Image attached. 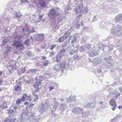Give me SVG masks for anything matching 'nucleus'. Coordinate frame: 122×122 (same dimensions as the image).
<instances>
[{"label":"nucleus","mask_w":122,"mask_h":122,"mask_svg":"<svg viewBox=\"0 0 122 122\" xmlns=\"http://www.w3.org/2000/svg\"><path fill=\"white\" fill-rule=\"evenodd\" d=\"M112 56H110L104 58V60L105 61H103L102 66L103 68L110 69L113 67L114 66L113 64V60L112 59Z\"/></svg>","instance_id":"nucleus-3"},{"label":"nucleus","mask_w":122,"mask_h":122,"mask_svg":"<svg viewBox=\"0 0 122 122\" xmlns=\"http://www.w3.org/2000/svg\"><path fill=\"white\" fill-rule=\"evenodd\" d=\"M57 45L56 44H53L51 45L49 48L50 50H53L54 49H56V47Z\"/></svg>","instance_id":"nucleus-45"},{"label":"nucleus","mask_w":122,"mask_h":122,"mask_svg":"<svg viewBox=\"0 0 122 122\" xmlns=\"http://www.w3.org/2000/svg\"><path fill=\"white\" fill-rule=\"evenodd\" d=\"M57 17L56 19L58 22L59 23L64 18V16L62 14V11L60 12V14L57 16Z\"/></svg>","instance_id":"nucleus-25"},{"label":"nucleus","mask_w":122,"mask_h":122,"mask_svg":"<svg viewBox=\"0 0 122 122\" xmlns=\"http://www.w3.org/2000/svg\"><path fill=\"white\" fill-rule=\"evenodd\" d=\"M78 34H76L74 36H70L68 38L67 41H69L70 40H71V44H74L76 43V41L78 37Z\"/></svg>","instance_id":"nucleus-10"},{"label":"nucleus","mask_w":122,"mask_h":122,"mask_svg":"<svg viewBox=\"0 0 122 122\" xmlns=\"http://www.w3.org/2000/svg\"><path fill=\"white\" fill-rule=\"evenodd\" d=\"M66 105L65 104H61L60 107H58L59 110L63 111L65 110Z\"/></svg>","instance_id":"nucleus-32"},{"label":"nucleus","mask_w":122,"mask_h":122,"mask_svg":"<svg viewBox=\"0 0 122 122\" xmlns=\"http://www.w3.org/2000/svg\"><path fill=\"white\" fill-rule=\"evenodd\" d=\"M44 14H43L42 15H40L39 16V17L38 19L36 20L35 21L36 22H39L41 21V19L43 18V15Z\"/></svg>","instance_id":"nucleus-40"},{"label":"nucleus","mask_w":122,"mask_h":122,"mask_svg":"<svg viewBox=\"0 0 122 122\" xmlns=\"http://www.w3.org/2000/svg\"><path fill=\"white\" fill-rule=\"evenodd\" d=\"M34 105V104L33 103H30L26 107V110L27 111H30L32 109Z\"/></svg>","instance_id":"nucleus-34"},{"label":"nucleus","mask_w":122,"mask_h":122,"mask_svg":"<svg viewBox=\"0 0 122 122\" xmlns=\"http://www.w3.org/2000/svg\"><path fill=\"white\" fill-rule=\"evenodd\" d=\"M79 51L81 52H84L86 51V52H88L87 50L84 45L83 46H81L79 48Z\"/></svg>","instance_id":"nucleus-33"},{"label":"nucleus","mask_w":122,"mask_h":122,"mask_svg":"<svg viewBox=\"0 0 122 122\" xmlns=\"http://www.w3.org/2000/svg\"><path fill=\"white\" fill-rule=\"evenodd\" d=\"M111 33L116 36H120L122 33V27L118 25L114 28L111 29Z\"/></svg>","instance_id":"nucleus-4"},{"label":"nucleus","mask_w":122,"mask_h":122,"mask_svg":"<svg viewBox=\"0 0 122 122\" xmlns=\"http://www.w3.org/2000/svg\"><path fill=\"white\" fill-rule=\"evenodd\" d=\"M7 69L10 73H12L16 69V66L15 63L13 64H11L7 66Z\"/></svg>","instance_id":"nucleus-12"},{"label":"nucleus","mask_w":122,"mask_h":122,"mask_svg":"<svg viewBox=\"0 0 122 122\" xmlns=\"http://www.w3.org/2000/svg\"><path fill=\"white\" fill-rule=\"evenodd\" d=\"M84 107L85 108H90L91 107V103H88L86 104L84 106Z\"/></svg>","instance_id":"nucleus-52"},{"label":"nucleus","mask_w":122,"mask_h":122,"mask_svg":"<svg viewBox=\"0 0 122 122\" xmlns=\"http://www.w3.org/2000/svg\"><path fill=\"white\" fill-rule=\"evenodd\" d=\"M34 28H33L31 30H29L28 32V35L27 36H29L31 33H33L35 32L34 30Z\"/></svg>","instance_id":"nucleus-46"},{"label":"nucleus","mask_w":122,"mask_h":122,"mask_svg":"<svg viewBox=\"0 0 122 122\" xmlns=\"http://www.w3.org/2000/svg\"><path fill=\"white\" fill-rule=\"evenodd\" d=\"M15 39H16L18 40H20L21 38V37L19 36L16 35L15 36Z\"/></svg>","instance_id":"nucleus-58"},{"label":"nucleus","mask_w":122,"mask_h":122,"mask_svg":"<svg viewBox=\"0 0 122 122\" xmlns=\"http://www.w3.org/2000/svg\"><path fill=\"white\" fill-rule=\"evenodd\" d=\"M16 118L10 119V121L8 122H15V121L17 120Z\"/></svg>","instance_id":"nucleus-63"},{"label":"nucleus","mask_w":122,"mask_h":122,"mask_svg":"<svg viewBox=\"0 0 122 122\" xmlns=\"http://www.w3.org/2000/svg\"><path fill=\"white\" fill-rule=\"evenodd\" d=\"M34 96V102H36L37 101L38 99V96L37 95H36Z\"/></svg>","instance_id":"nucleus-59"},{"label":"nucleus","mask_w":122,"mask_h":122,"mask_svg":"<svg viewBox=\"0 0 122 122\" xmlns=\"http://www.w3.org/2000/svg\"><path fill=\"white\" fill-rule=\"evenodd\" d=\"M39 112L41 114H43V112H45L47 110V108L46 106L44 104H41L38 108Z\"/></svg>","instance_id":"nucleus-6"},{"label":"nucleus","mask_w":122,"mask_h":122,"mask_svg":"<svg viewBox=\"0 0 122 122\" xmlns=\"http://www.w3.org/2000/svg\"><path fill=\"white\" fill-rule=\"evenodd\" d=\"M44 36L43 34H40L36 37V40L39 41H41L44 39Z\"/></svg>","instance_id":"nucleus-21"},{"label":"nucleus","mask_w":122,"mask_h":122,"mask_svg":"<svg viewBox=\"0 0 122 122\" xmlns=\"http://www.w3.org/2000/svg\"><path fill=\"white\" fill-rule=\"evenodd\" d=\"M49 61L48 60H45L42 61V63H43L42 66L43 67H46L48 66L49 63Z\"/></svg>","instance_id":"nucleus-35"},{"label":"nucleus","mask_w":122,"mask_h":122,"mask_svg":"<svg viewBox=\"0 0 122 122\" xmlns=\"http://www.w3.org/2000/svg\"><path fill=\"white\" fill-rule=\"evenodd\" d=\"M69 41H66L65 42L62 44V47H65L67 46L69 43Z\"/></svg>","instance_id":"nucleus-49"},{"label":"nucleus","mask_w":122,"mask_h":122,"mask_svg":"<svg viewBox=\"0 0 122 122\" xmlns=\"http://www.w3.org/2000/svg\"><path fill=\"white\" fill-rule=\"evenodd\" d=\"M26 54L27 55L30 57L32 56V52L31 51H27L26 52Z\"/></svg>","instance_id":"nucleus-55"},{"label":"nucleus","mask_w":122,"mask_h":122,"mask_svg":"<svg viewBox=\"0 0 122 122\" xmlns=\"http://www.w3.org/2000/svg\"><path fill=\"white\" fill-rule=\"evenodd\" d=\"M64 37L62 36L60 37L59 38H58L57 40V41L59 43H61L64 41Z\"/></svg>","instance_id":"nucleus-39"},{"label":"nucleus","mask_w":122,"mask_h":122,"mask_svg":"<svg viewBox=\"0 0 122 122\" xmlns=\"http://www.w3.org/2000/svg\"><path fill=\"white\" fill-rule=\"evenodd\" d=\"M97 15L94 16L92 19V22H93L97 20Z\"/></svg>","instance_id":"nucleus-57"},{"label":"nucleus","mask_w":122,"mask_h":122,"mask_svg":"<svg viewBox=\"0 0 122 122\" xmlns=\"http://www.w3.org/2000/svg\"><path fill=\"white\" fill-rule=\"evenodd\" d=\"M53 70L54 71H56V72H58L60 71H61V69L59 65V63L55 65V66L53 68Z\"/></svg>","instance_id":"nucleus-27"},{"label":"nucleus","mask_w":122,"mask_h":122,"mask_svg":"<svg viewBox=\"0 0 122 122\" xmlns=\"http://www.w3.org/2000/svg\"><path fill=\"white\" fill-rule=\"evenodd\" d=\"M80 27V23L75 22L74 25V27L75 28L79 29Z\"/></svg>","instance_id":"nucleus-37"},{"label":"nucleus","mask_w":122,"mask_h":122,"mask_svg":"<svg viewBox=\"0 0 122 122\" xmlns=\"http://www.w3.org/2000/svg\"><path fill=\"white\" fill-rule=\"evenodd\" d=\"M110 103L111 105L113 107L112 108V110L114 111L117 106L116 101L114 99H112L110 100Z\"/></svg>","instance_id":"nucleus-20"},{"label":"nucleus","mask_w":122,"mask_h":122,"mask_svg":"<svg viewBox=\"0 0 122 122\" xmlns=\"http://www.w3.org/2000/svg\"><path fill=\"white\" fill-rule=\"evenodd\" d=\"M34 113H32L31 112L28 113L24 111L21 113L20 117L18 119L17 122H23L26 117H27L30 122H38L40 119L39 117L37 116H34Z\"/></svg>","instance_id":"nucleus-1"},{"label":"nucleus","mask_w":122,"mask_h":122,"mask_svg":"<svg viewBox=\"0 0 122 122\" xmlns=\"http://www.w3.org/2000/svg\"><path fill=\"white\" fill-rule=\"evenodd\" d=\"M18 108V106L16 104H15L14 106L12 109L10 108L8 112V113L9 114V115L11 116H13L14 115V113H15L16 112V110Z\"/></svg>","instance_id":"nucleus-8"},{"label":"nucleus","mask_w":122,"mask_h":122,"mask_svg":"<svg viewBox=\"0 0 122 122\" xmlns=\"http://www.w3.org/2000/svg\"><path fill=\"white\" fill-rule=\"evenodd\" d=\"M33 80L32 79H30L28 80H26L25 81V82L28 84H29Z\"/></svg>","instance_id":"nucleus-61"},{"label":"nucleus","mask_w":122,"mask_h":122,"mask_svg":"<svg viewBox=\"0 0 122 122\" xmlns=\"http://www.w3.org/2000/svg\"><path fill=\"white\" fill-rule=\"evenodd\" d=\"M66 61H63L60 62L59 65L61 69V72H63V69H65L66 67Z\"/></svg>","instance_id":"nucleus-18"},{"label":"nucleus","mask_w":122,"mask_h":122,"mask_svg":"<svg viewBox=\"0 0 122 122\" xmlns=\"http://www.w3.org/2000/svg\"><path fill=\"white\" fill-rule=\"evenodd\" d=\"M80 58L79 57L78 54H75L73 56V58L74 60L80 59Z\"/></svg>","instance_id":"nucleus-47"},{"label":"nucleus","mask_w":122,"mask_h":122,"mask_svg":"<svg viewBox=\"0 0 122 122\" xmlns=\"http://www.w3.org/2000/svg\"><path fill=\"white\" fill-rule=\"evenodd\" d=\"M38 70L36 69H31L30 70V71L33 73H35Z\"/></svg>","instance_id":"nucleus-53"},{"label":"nucleus","mask_w":122,"mask_h":122,"mask_svg":"<svg viewBox=\"0 0 122 122\" xmlns=\"http://www.w3.org/2000/svg\"><path fill=\"white\" fill-rule=\"evenodd\" d=\"M84 46L87 50H88L90 49H91L92 48V45L91 44H85L84 45Z\"/></svg>","instance_id":"nucleus-41"},{"label":"nucleus","mask_w":122,"mask_h":122,"mask_svg":"<svg viewBox=\"0 0 122 122\" xmlns=\"http://www.w3.org/2000/svg\"><path fill=\"white\" fill-rule=\"evenodd\" d=\"M87 54H89V56L91 57L94 56H95L98 55V51L97 50H93L91 52H87Z\"/></svg>","instance_id":"nucleus-16"},{"label":"nucleus","mask_w":122,"mask_h":122,"mask_svg":"<svg viewBox=\"0 0 122 122\" xmlns=\"http://www.w3.org/2000/svg\"><path fill=\"white\" fill-rule=\"evenodd\" d=\"M35 92H39L40 91L41 88L39 87H37L36 88H35Z\"/></svg>","instance_id":"nucleus-60"},{"label":"nucleus","mask_w":122,"mask_h":122,"mask_svg":"<svg viewBox=\"0 0 122 122\" xmlns=\"http://www.w3.org/2000/svg\"><path fill=\"white\" fill-rule=\"evenodd\" d=\"M8 42V40L7 39H5L2 41V46L3 48H6L5 46H8L7 42Z\"/></svg>","instance_id":"nucleus-31"},{"label":"nucleus","mask_w":122,"mask_h":122,"mask_svg":"<svg viewBox=\"0 0 122 122\" xmlns=\"http://www.w3.org/2000/svg\"><path fill=\"white\" fill-rule=\"evenodd\" d=\"M20 0V4H22L23 3H28L29 1L27 0Z\"/></svg>","instance_id":"nucleus-54"},{"label":"nucleus","mask_w":122,"mask_h":122,"mask_svg":"<svg viewBox=\"0 0 122 122\" xmlns=\"http://www.w3.org/2000/svg\"><path fill=\"white\" fill-rule=\"evenodd\" d=\"M30 40L29 39H28L25 40L24 42V44L26 46H28L30 45Z\"/></svg>","instance_id":"nucleus-43"},{"label":"nucleus","mask_w":122,"mask_h":122,"mask_svg":"<svg viewBox=\"0 0 122 122\" xmlns=\"http://www.w3.org/2000/svg\"><path fill=\"white\" fill-rule=\"evenodd\" d=\"M55 54V52H54V51H52L50 55H49V56L50 57H52L54 56V55Z\"/></svg>","instance_id":"nucleus-62"},{"label":"nucleus","mask_w":122,"mask_h":122,"mask_svg":"<svg viewBox=\"0 0 122 122\" xmlns=\"http://www.w3.org/2000/svg\"><path fill=\"white\" fill-rule=\"evenodd\" d=\"M72 46L73 48L74 47V48L71 49L69 52V54L71 55H72L78 52V46H77V45L73 44Z\"/></svg>","instance_id":"nucleus-13"},{"label":"nucleus","mask_w":122,"mask_h":122,"mask_svg":"<svg viewBox=\"0 0 122 122\" xmlns=\"http://www.w3.org/2000/svg\"><path fill=\"white\" fill-rule=\"evenodd\" d=\"M74 10L76 14L81 13L82 12V9L78 6H76L74 8Z\"/></svg>","instance_id":"nucleus-24"},{"label":"nucleus","mask_w":122,"mask_h":122,"mask_svg":"<svg viewBox=\"0 0 122 122\" xmlns=\"http://www.w3.org/2000/svg\"><path fill=\"white\" fill-rule=\"evenodd\" d=\"M102 61V59L100 58L97 57H95L93 59L92 62L93 65L95 66L100 64Z\"/></svg>","instance_id":"nucleus-14"},{"label":"nucleus","mask_w":122,"mask_h":122,"mask_svg":"<svg viewBox=\"0 0 122 122\" xmlns=\"http://www.w3.org/2000/svg\"><path fill=\"white\" fill-rule=\"evenodd\" d=\"M13 46L16 48H20V49L23 46V44L19 41L15 40L13 41Z\"/></svg>","instance_id":"nucleus-7"},{"label":"nucleus","mask_w":122,"mask_h":122,"mask_svg":"<svg viewBox=\"0 0 122 122\" xmlns=\"http://www.w3.org/2000/svg\"><path fill=\"white\" fill-rule=\"evenodd\" d=\"M27 67L26 66H25L23 68H20L19 70L17 72V73L19 75H20L21 74H22L24 73L25 71H26V68Z\"/></svg>","instance_id":"nucleus-26"},{"label":"nucleus","mask_w":122,"mask_h":122,"mask_svg":"<svg viewBox=\"0 0 122 122\" xmlns=\"http://www.w3.org/2000/svg\"><path fill=\"white\" fill-rule=\"evenodd\" d=\"M86 37H83L82 39L81 40V43L84 44L85 43L86 41Z\"/></svg>","instance_id":"nucleus-48"},{"label":"nucleus","mask_w":122,"mask_h":122,"mask_svg":"<svg viewBox=\"0 0 122 122\" xmlns=\"http://www.w3.org/2000/svg\"><path fill=\"white\" fill-rule=\"evenodd\" d=\"M120 116H118V115H117L114 118L112 119L111 120V121L110 122H111L112 121L115 120L116 121L117 119V118H119L120 117Z\"/></svg>","instance_id":"nucleus-56"},{"label":"nucleus","mask_w":122,"mask_h":122,"mask_svg":"<svg viewBox=\"0 0 122 122\" xmlns=\"http://www.w3.org/2000/svg\"><path fill=\"white\" fill-rule=\"evenodd\" d=\"M57 99L56 98H54L53 99L54 100V102L53 104H59V103L56 101Z\"/></svg>","instance_id":"nucleus-64"},{"label":"nucleus","mask_w":122,"mask_h":122,"mask_svg":"<svg viewBox=\"0 0 122 122\" xmlns=\"http://www.w3.org/2000/svg\"><path fill=\"white\" fill-rule=\"evenodd\" d=\"M116 23L122 20V14H120L117 15L115 18Z\"/></svg>","instance_id":"nucleus-23"},{"label":"nucleus","mask_w":122,"mask_h":122,"mask_svg":"<svg viewBox=\"0 0 122 122\" xmlns=\"http://www.w3.org/2000/svg\"><path fill=\"white\" fill-rule=\"evenodd\" d=\"M14 14L16 18L19 21L20 18L22 16V14L20 12H15Z\"/></svg>","instance_id":"nucleus-29"},{"label":"nucleus","mask_w":122,"mask_h":122,"mask_svg":"<svg viewBox=\"0 0 122 122\" xmlns=\"http://www.w3.org/2000/svg\"><path fill=\"white\" fill-rule=\"evenodd\" d=\"M29 30V28L28 25L27 24H26L24 26L23 28L21 30L23 34L25 36H27L28 32Z\"/></svg>","instance_id":"nucleus-11"},{"label":"nucleus","mask_w":122,"mask_h":122,"mask_svg":"<svg viewBox=\"0 0 122 122\" xmlns=\"http://www.w3.org/2000/svg\"><path fill=\"white\" fill-rule=\"evenodd\" d=\"M10 116L8 117H5L3 121H2V122H8L10 121Z\"/></svg>","instance_id":"nucleus-50"},{"label":"nucleus","mask_w":122,"mask_h":122,"mask_svg":"<svg viewBox=\"0 0 122 122\" xmlns=\"http://www.w3.org/2000/svg\"><path fill=\"white\" fill-rule=\"evenodd\" d=\"M51 75V72H49L48 73H46L44 75H45V77L46 78L47 77H50Z\"/></svg>","instance_id":"nucleus-51"},{"label":"nucleus","mask_w":122,"mask_h":122,"mask_svg":"<svg viewBox=\"0 0 122 122\" xmlns=\"http://www.w3.org/2000/svg\"><path fill=\"white\" fill-rule=\"evenodd\" d=\"M82 114V116L84 117H87L89 115L88 112H85L84 113Z\"/></svg>","instance_id":"nucleus-42"},{"label":"nucleus","mask_w":122,"mask_h":122,"mask_svg":"<svg viewBox=\"0 0 122 122\" xmlns=\"http://www.w3.org/2000/svg\"><path fill=\"white\" fill-rule=\"evenodd\" d=\"M67 48H63L61 49L60 51L58 53H60L61 55L62 56H64L66 53V50L67 48H69L70 46H67Z\"/></svg>","instance_id":"nucleus-30"},{"label":"nucleus","mask_w":122,"mask_h":122,"mask_svg":"<svg viewBox=\"0 0 122 122\" xmlns=\"http://www.w3.org/2000/svg\"><path fill=\"white\" fill-rule=\"evenodd\" d=\"M82 12L81 13L83 14V13L84 14V13H86L87 12L88 9L86 7H84L82 9Z\"/></svg>","instance_id":"nucleus-36"},{"label":"nucleus","mask_w":122,"mask_h":122,"mask_svg":"<svg viewBox=\"0 0 122 122\" xmlns=\"http://www.w3.org/2000/svg\"><path fill=\"white\" fill-rule=\"evenodd\" d=\"M20 82L16 83V85L13 88V90H14L15 91H20L21 90V88L20 85Z\"/></svg>","instance_id":"nucleus-22"},{"label":"nucleus","mask_w":122,"mask_h":122,"mask_svg":"<svg viewBox=\"0 0 122 122\" xmlns=\"http://www.w3.org/2000/svg\"><path fill=\"white\" fill-rule=\"evenodd\" d=\"M58 104H53L50 107V108L51 110V113L53 114L54 112H55L56 110Z\"/></svg>","instance_id":"nucleus-19"},{"label":"nucleus","mask_w":122,"mask_h":122,"mask_svg":"<svg viewBox=\"0 0 122 122\" xmlns=\"http://www.w3.org/2000/svg\"><path fill=\"white\" fill-rule=\"evenodd\" d=\"M6 47H7V50L4 52V53L5 54H6L10 52L11 48V47L10 46H8Z\"/></svg>","instance_id":"nucleus-38"},{"label":"nucleus","mask_w":122,"mask_h":122,"mask_svg":"<svg viewBox=\"0 0 122 122\" xmlns=\"http://www.w3.org/2000/svg\"><path fill=\"white\" fill-rule=\"evenodd\" d=\"M22 102H23L21 101V98H19L17 99L16 101L15 104L17 105H18L21 104Z\"/></svg>","instance_id":"nucleus-44"},{"label":"nucleus","mask_w":122,"mask_h":122,"mask_svg":"<svg viewBox=\"0 0 122 122\" xmlns=\"http://www.w3.org/2000/svg\"><path fill=\"white\" fill-rule=\"evenodd\" d=\"M61 11H62L61 9L58 7L51 8L49 11L48 16L51 19H54L60 14Z\"/></svg>","instance_id":"nucleus-2"},{"label":"nucleus","mask_w":122,"mask_h":122,"mask_svg":"<svg viewBox=\"0 0 122 122\" xmlns=\"http://www.w3.org/2000/svg\"><path fill=\"white\" fill-rule=\"evenodd\" d=\"M36 80L34 85H33V87L34 88H36L37 87H39V86L42 83L43 80V77L41 76H37L35 78Z\"/></svg>","instance_id":"nucleus-5"},{"label":"nucleus","mask_w":122,"mask_h":122,"mask_svg":"<svg viewBox=\"0 0 122 122\" xmlns=\"http://www.w3.org/2000/svg\"><path fill=\"white\" fill-rule=\"evenodd\" d=\"M62 56L60 53H57L56 56V57H54V59L56 58V62H58L60 61V60L61 59Z\"/></svg>","instance_id":"nucleus-28"},{"label":"nucleus","mask_w":122,"mask_h":122,"mask_svg":"<svg viewBox=\"0 0 122 122\" xmlns=\"http://www.w3.org/2000/svg\"><path fill=\"white\" fill-rule=\"evenodd\" d=\"M21 101L23 102H24L26 100H28V101H30L31 100V96L29 95L28 96L27 94L26 93L24 94L22 96L21 98Z\"/></svg>","instance_id":"nucleus-17"},{"label":"nucleus","mask_w":122,"mask_h":122,"mask_svg":"<svg viewBox=\"0 0 122 122\" xmlns=\"http://www.w3.org/2000/svg\"><path fill=\"white\" fill-rule=\"evenodd\" d=\"M101 46V48L100 47H99V49H101L103 51L105 49H108L109 51H111L113 49V45L112 44L110 45L109 46L106 45L105 46L102 45Z\"/></svg>","instance_id":"nucleus-15"},{"label":"nucleus","mask_w":122,"mask_h":122,"mask_svg":"<svg viewBox=\"0 0 122 122\" xmlns=\"http://www.w3.org/2000/svg\"><path fill=\"white\" fill-rule=\"evenodd\" d=\"M72 112L76 114H82L83 112V111L82 108L77 107L72 109Z\"/></svg>","instance_id":"nucleus-9"}]
</instances>
